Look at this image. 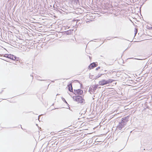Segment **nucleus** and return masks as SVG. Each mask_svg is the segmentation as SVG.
Masks as SVG:
<instances>
[{
  "label": "nucleus",
  "instance_id": "20",
  "mask_svg": "<svg viewBox=\"0 0 152 152\" xmlns=\"http://www.w3.org/2000/svg\"><path fill=\"white\" fill-rule=\"evenodd\" d=\"M77 1H78V0H77Z\"/></svg>",
  "mask_w": 152,
  "mask_h": 152
},
{
  "label": "nucleus",
  "instance_id": "6",
  "mask_svg": "<svg viewBox=\"0 0 152 152\" xmlns=\"http://www.w3.org/2000/svg\"><path fill=\"white\" fill-rule=\"evenodd\" d=\"M96 62H93L91 63L88 66V69H91L96 66L97 65V64H96Z\"/></svg>",
  "mask_w": 152,
  "mask_h": 152
},
{
  "label": "nucleus",
  "instance_id": "14",
  "mask_svg": "<svg viewBox=\"0 0 152 152\" xmlns=\"http://www.w3.org/2000/svg\"><path fill=\"white\" fill-rule=\"evenodd\" d=\"M100 68V67L99 66L96 68V70H98Z\"/></svg>",
  "mask_w": 152,
  "mask_h": 152
},
{
  "label": "nucleus",
  "instance_id": "3",
  "mask_svg": "<svg viewBox=\"0 0 152 152\" xmlns=\"http://www.w3.org/2000/svg\"><path fill=\"white\" fill-rule=\"evenodd\" d=\"M4 56L14 61H19L20 58L19 57L11 54H5Z\"/></svg>",
  "mask_w": 152,
  "mask_h": 152
},
{
  "label": "nucleus",
  "instance_id": "16",
  "mask_svg": "<svg viewBox=\"0 0 152 152\" xmlns=\"http://www.w3.org/2000/svg\"><path fill=\"white\" fill-rule=\"evenodd\" d=\"M40 116V115H39V116H38V118H39V117Z\"/></svg>",
  "mask_w": 152,
  "mask_h": 152
},
{
  "label": "nucleus",
  "instance_id": "10",
  "mask_svg": "<svg viewBox=\"0 0 152 152\" xmlns=\"http://www.w3.org/2000/svg\"><path fill=\"white\" fill-rule=\"evenodd\" d=\"M98 86V84H96L94 86V87L93 86V90L94 92L95 91L96 89Z\"/></svg>",
  "mask_w": 152,
  "mask_h": 152
},
{
  "label": "nucleus",
  "instance_id": "11",
  "mask_svg": "<svg viewBox=\"0 0 152 152\" xmlns=\"http://www.w3.org/2000/svg\"><path fill=\"white\" fill-rule=\"evenodd\" d=\"M61 99H62V100L64 102H65L67 104H68V103H67V102H66V101L65 99L63 97H61Z\"/></svg>",
  "mask_w": 152,
  "mask_h": 152
},
{
  "label": "nucleus",
  "instance_id": "5",
  "mask_svg": "<svg viewBox=\"0 0 152 152\" xmlns=\"http://www.w3.org/2000/svg\"><path fill=\"white\" fill-rule=\"evenodd\" d=\"M75 95H82L83 94V91L82 90L80 89H78L77 90H74V92H73Z\"/></svg>",
  "mask_w": 152,
  "mask_h": 152
},
{
  "label": "nucleus",
  "instance_id": "19",
  "mask_svg": "<svg viewBox=\"0 0 152 152\" xmlns=\"http://www.w3.org/2000/svg\"><path fill=\"white\" fill-rule=\"evenodd\" d=\"M21 128L23 129V128H22V127H21Z\"/></svg>",
  "mask_w": 152,
  "mask_h": 152
},
{
  "label": "nucleus",
  "instance_id": "15",
  "mask_svg": "<svg viewBox=\"0 0 152 152\" xmlns=\"http://www.w3.org/2000/svg\"><path fill=\"white\" fill-rule=\"evenodd\" d=\"M102 75V74H99L97 76V77H100Z\"/></svg>",
  "mask_w": 152,
  "mask_h": 152
},
{
  "label": "nucleus",
  "instance_id": "4",
  "mask_svg": "<svg viewBox=\"0 0 152 152\" xmlns=\"http://www.w3.org/2000/svg\"><path fill=\"white\" fill-rule=\"evenodd\" d=\"M113 82L112 80L111 79H109L108 80H103L99 82V83L100 85L103 86L105 85L108 84Z\"/></svg>",
  "mask_w": 152,
  "mask_h": 152
},
{
  "label": "nucleus",
  "instance_id": "13",
  "mask_svg": "<svg viewBox=\"0 0 152 152\" xmlns=\"http://www.w3.org/2000/svg\"><path fill=\"white\" fill-rule=\"evenodd\" d=\"M135 35L136 34L137 32V29L136 28H135Z\"/></svg>",
  "mask_w": 152,
  "mask_h": 152
},
{
  "label": "nucleus",
  "instance_id": "1",
  "mask_svg": "<svg viewBox=\"0 0 152 152\" xmlns=\"http://www.w3.org/2000/svg\"><path fill=\"white\" fill-rule=\"evenodd\" d=\"M129 117L127 116L124 118H122L119 123L118 124L117 126L116 129L118 130L125 129V127L127 124V122L129 121Z\"/></svg>",
  "mask_w": 152,
  "mask_h": 152
},
{
  "label": "nucleus",
  "instance_id": "12",
  "mask_svg": "<svg viewBox=\"0 0 152 152\" xmlns=\"http://www.w3.org/2000/svg\"><path fill=\"white\" fill-rule=\"evenodd\" d=\"M137 59V60H140L139 59L137 58H128V59Z\"/></svg>",
  "mask_w": 152,
  "mask_h": 152
},
{
  "label": "nucleus",
  "instance_id": "9",
  "mask_svg": "<svg viewBox=\"0 0 152 152\" xmlns=\"http://www.w3.org/2000/svg\"><path fill=\"white\" fill-rule=\"evenodd\" d=\"M88 91L91 94H92V93H94V92L93 90V86L90 87L88 90Z\"/></svg>",
  "mask_w": 152,
  "mask_h": 152
},
{
  "label": "nucleus",
  "instance_id": "8",
  "mask_svg": "<svg viewBox=\"0 0 152 152\" xmlns=\"http://www.w3.org/2000/svg\"><path fill=\"white\" fill-rule=\"evenodd\" d=\"M73 30H69L64 32V34L66 35H69L71 34L73 32Z\"/></svg>",
  "mask_w": 152,
  "mask_h": 152
},
{
  "label": "nucleus",
  "instance_id": "18",
  "mask_svg": "<svg viewBox=\"0 0 152 152\" xmlns=\"http://www.w3.org/2000/svg\"><path fill=\"white\" fill-rule=\"evenodd\" d=\"M89 58H91L90 56H89Z\"/></svg>",
  "mask_w": 152,
  "mask_h": 152
},
{
  "label": "nucleus",
  "instance_id": "2",
  "mask_svg": "<svg viewBox=\"0 0 152 152\" xmlns=\"http://www.w3.org/2000/svg\"><path fill=\"white\" fill-rule=\"evenodd\" d=\"M73 99L74 100L83 105L85 103V100L80 95L73 96Z\"/></svg>",
  "mask_w": 152,
  "mask_h": 152
},
{
  "label": "nucleus",
  "instance_id": "17",
  "mask_svg": "<svg viewBox=\"0 0 152 152\" xmlns=\"http://www.w3.org/2000/svg\"><path fill=\"white\" fill-rule=\"evenodd\" d=\"M117 37H115L114 38H117Z\"/></svg>",
  "mask_w": 152,
  "mask_h": 152
},
{
  "label": "nucleus",
  "instance_id": "7",
  "mask_svg": "<svg viewBox=\"0 0 152 152\" xmlns=\"http://www.w3.org/2000/svg\"><path fill=\"white\" fill-rule=\"evenodd\" d=\"M68 88L69 91L71 92H73L72 83H70L67 86Z\"/></svg>",
  "mask_w": 152,
  "mask_h": 152
}]
</instances>
